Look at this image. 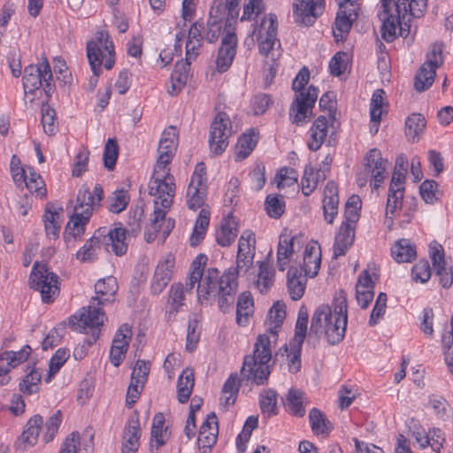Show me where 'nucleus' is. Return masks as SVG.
Listing matches in <instances>:
<instances>
[{"instance_id": "f8f14e48", "label": "nucleus", "mask_w": 453, "mask_h": 453, "mask_svg": "<svg viewBox=\"0 0 453 453\" xmlns=\"http://www.w3.org/2000/svg\"><path fill=\"white\" fill-rule=\"evenodd\" d=\"M409 0H397L394 2L391 8L382 11L380 19L382 20V37L387 42H392L396 35L397 24L400 19H405L409 15Z\"/></svg>"}, {"instance_id": "8fccbe9b", "label": "nucleus", "mask_w": 453, "mask_h": 453, "mask_svg": "<svg viewBox=\"0 0 453 453\" xmlns=\"http://www.w3.org/2000/svg\"><path fill=\"white\" fill-rule=\"evenodd\" d=\"M238 234L237 224L234 219H229L221 225L216 233V241L222 247L230 246Z\"/></svg>"}, {"instance_id": "bb28decb", "label": "nucleus", "mask_w": 453, "mask_h": 453, "mask_svg": "<svg viewBox=\"0 0 453 453\" xmlns=\"http://www.w3.org/2000/svg\"><path fill=\"white\" fill-rule=\"evenodd\" d=\"M32 349L25 345L19 351H4L0 354V376L5 375L11 368H15L26 361L30 356Z\"/></svg>"}, {"instance_id": "864d4df0", "label": "nucleus", "mask_w": 453, "mask_h": 453, "mask_svg": "<svg viewBox=\"0 0 453 453\" xmlns=\"http://www.w3.org/2000/svg\"><path fill=\"white\" fill-rule=\"evenodd\" d=\"M165 216L166 211L165 210H161L160 207H158L157 201H156L153 218L150 219V224L145 230V239L147 242H151L156 239L157 234L160 230V223L165 220Z\"/></svg>"}, {"instance_id": "09e8293b", "label": "nucleus", "mask_w": 453, "mask_h": 453, "mask_svg": "<svg viewBox=\"0 0 453 453\" xmlns=\"http://www.w3.org/2000/svg\"><path fill=\"white\" fill-rule=\"evenodd\" d=\"M286 318L285 304L276 302L268 312L269 331L276 338L278 330L281 327Z\"/></svg>"}, {"instance_id": "1a4fd4ad", "label": "nucleus", "mask_w": 453, "mask_h": 453, "mask_svg": "<svg viewBox=\"0 0 453 453\" xmlns=\"http://www.w3.org/2000/svg\"><path fill=\"white\" fill-rule=\"evenodd\" d=\"M336 301L338 303L335 304L331 319L325 326L323 331V335L331 345L338 344L343 340L348 321V304L343 291L340 292V296Z\"/></svg>"}, {"instance_id": "680f3d73", "label": "nucleus", "mask_w": 453, "mask_h": 453, "mask_svg": "<svg viewBox=\"0 0 453 453\" xmlns=\"http://www.w3.org/2000/svg\"><path fill=\"white\" fill-rule=\"evenodd\" d=\"M309 314L307 309L302 306L298 311V317L296 324L294 342L303 345L307 334Z\"/></svg>"}, {"instance_id": "c03bdc74", "label": "nucleus", "mask_w": 453, "mask_h": 453, "mask_svg": "<svg viewBox=\"0 0 453 453\" xmlns=\"http://www.w3.org/2000/svg\"><path fill=\"white\" fill-rule=\"evenodd\" d=\"M326 179L325 171L318 169L315 171L312 167L306 166L304 174L302 178V192L305 196H310L318 186L319 181Z\"/></svg>"}, {"instance_id": "6e6552de", "label": "nucleus", "mask_w": 453, "mask_h": 453, "mask_svg": "<svg viewBox=\"0 0 453 453\" xmlns=\"http://www.w3.org/2000/svg\"><path fill=\"white\" fill-rule=\"evenodd\" d=\"M388 162L381 156L378 149H372L365 157L364 167L357 173V183L365 187L369 180H373V188L377 189L386 176Z\"/></svg>"}, {"instance_id": "f257e3e1", "label": "nucleus", "mask_w": 453, "mask_h": 453, "mask_svg": "<svg viewBox=\"0 0 453 453\" xmlns=\"http://www.w3.org/2000/svg\"><path fill=\"white\" fill-rule=\"evenodd\" d=\"M207 257L198 255L191 264V272L187 282L186 291H190L197 284L198 299L208 300L219 297V306L223 312L234 304L237 291V278L234 272L230 270L220 275L217 268H208L204 271Z\"/></svg>"}, {"instance_id": "e2e57ef3", "label": "nucleus", "mask_w": 453, "mask_h": 453, "mask_svg": "<svg viewBox=\"0 0 453 453\" xmlns=\"http://www.w3.org/2000/svg\"><path fill=\"white\" fill-rule=\"evenodd\" d=\"M69 356L70 351L68 349H59L56 351L50 361L49 372L45 379L46 382H50L51 378L54 377L56 373H58L59 369L68 359Z\"/></svg>"}, {"instance_id": "c9c22d12", "label": "nucleus", "mask_w": 453, "mask_h": 453, "mask_svg": "<svg viewBox=\"0 0 453 453\" xmlns=\"http://www.w3.org/2000/svg\"><path fill=\"white\" fill-rule=\"evenodd\" d=\"M332 315V310L328 305H319L312 315L309 335L320 338L323 335L325 326L331 319Z\"/></svg>"}, {"instance_id": "4be33fe9", "label": "nucleus", "mask_w": 453, "mask_h": 453, "mask_svg": "<svg viewBox=\"0 0 453 453\" xmlns=\"http://www.w3.org/2000/svg\"><path fill=\"white\" fill-rule=\"evenodd\" d=\"M430 256L440 283L443 288H449L453 282V270L450 266H447L442 247L436 243L430 245Z\"/></svg>"}, {"instance_id": "37998d69", "label": "nucleus", "mask_w": 453, "mask_h": 453, "mask_svg": "<svg viewBox=\"0 0 453 453\" xmlns=\"http://www.w3.org/2000/svg\"><path fill=\"white\" fill-rule=\"evenodd\" d=\"M309 420L313 434L327 436L333 427L326 416L319 409L313 408L309 413Z\"/></svg>"}, {"instance_id": "393cba45", "label": "nucleus", "mask_w": 453, "mask_h": 453, "mask_svg": "<svg viewBox=\"0 0 453 453\" xmlns=\"http://www.w3.org/2000/svg\"><path fill=\"white\" fill-rule=\"evenodd\" d=\"M321 250L317 242H310L304 250L303 265L300 271L309 277H315L320 268Z\"/></svg>"}, {"instance_id": "a18cd8bd", "label": "nucleus", "mask_w": 453, "mask_h": 453, "mask_svg": "<svg viewBox=\"0 0 453 453\" xmlns=\"http://www.w3.org/2000/svg\"><path fill=\"white\" fill-rule=\"evenodd\" d=\"M257 143V134L254 129L243 134L235 147V156L238 159H245L255 149Z\"/></svg>"}, {"instance_id": "9b49d317", "label": "nucleus", "mask_w": 453, "mask_h": 453, "mask_svg": "<svg viewBox=\"0 0 453 453\" xmlns=\"http://www.w3.org/2000/svg\"><path fill=\"white\" fill-rule=\"evenodd\" d=\"M232 122L226 112H219L211 125L209 144L211 152L219 155L225 151L232 135Z\"/></svg>"}, {"instance_id": "6ab92c4d", "label": "nucleus", "mask_w": 453, "mask_h": 453, "mask_svg": "<svg viewBox=\"0 0 453 453\" xmlns=\"http://www.w3.org/2000/svg\"><path fill=\"white\" fill-rule=\"evenodd\" d=\"M240 2L241 0H226V3H223L221 0L214 1L210 11L208 21H217V23L222 24L226 12H227L225 26L226 27H231L233 24L236 23Z\"/></svg>"}, {"instance_id": "a211bd4d", "label": "nucleus", "mask_w": 453, "mask_h": 453, "mask_svg": "<svg viewBox=\"0 0 453 453\" xmlns=\"http://www.w3.org/2000/svg\"><path fill=\"white\" fill-rule=\"evenodd\" d=\"M96 231L101 232L100 242L104 244L107 252H112L116 256H122L127 250L126 242L127 230L122 226H116L107 230L105 227H100Z\"/></svg>"}, {"instance_id": "f03ea898", "label": "nucleus", "mask_w": 453, "mask_h": 453, "mask_svg": "<svg viewBox=\"0 0 453 453\" xmlns=\"http://www.w3.org/2000/svg\"><path fill=\"white\" fill-rule=\"evenodd\" d=\"M117 290L118 283L113 276L97 280L95 284L96 296L91 298L90 304L69 319V326L73 331L90 334V336L84 340L81 348H84L85 344L87 347L92 346L99 338L105 318L100 306L113 302Z\"/></svg>"}, {"instance_id": "7c9ffc66", "label": "nucleus", "mask_w": 453, "mask_h": 453, "mask_svg": "<svg viewBox=\"0 0 453 453\" xmlns=\"http://www.w3.org/2000/svg\"><path fill=\"white\" fill-rule=\"evenodd\" d=\"M203 23L196 21L190 27L188 30V41L186 43V51L188 59H196L199 54V50L203 46Z\"/></svg>"}, {"instance_id": "39448f33", "label": "nucleus", "mask_w": 453, "mask_h": 453, "mask_svg": "<svg viewBox=\"0 0 453 453\" xmlns=\"http://www.w3.org/2000/svg\"><path fill=\"white\" fill-rule=\"evenodd\" d=\"M52 73L49 61L44 58L41 65H29L24 69L23 88L26 96L41 93L43 89L47 97H50L55 89L52 83Z\"/></svg>"}, {"instance_id": "72a5a7b5", "label": "nucleus", "mask_w": 453, "mask_h": 453, "mask_svg": "<svg viewBox=\"0 0 453 453\" xmlns=\"http://www.w3.org/2000/svg\"><path fill=\"white\" fill-rule=\"evenodd\" d=\"M327 119L325 116H319L314 121L310 129V140L308 147L312 151H317L326 140L327 135Z\"/></svg>"}, {"instance_id": "ea45409f", "label": "nucleus", "mask_w": 453, "mask_h": 453, "mask_svg": "<svg viewBox=\"0 0 453 453\" xmlns=\"http://www.w3.org/2000/svg\"><path fill=\"white\" fill-rule=\"evenodd\" d=\"M194 384V372L192 369L186 368L179 377L177 383L178 401L180 403H185L188 401L193 391Z\"/></svg>"}, {"instance_id": "9d476101", "label": "nucleus", "mask_w": 453, "mask_h": 453, "mask_svg": "<svg viewBox=\"0 0 453 453\" xmlns=\"http://www.w3.org/2000/svg\"><path fill=\"white\" fill-rule=\"evenodd\" d=\"M443 63L442 49L434 44L426 54V60L415 76L414 87L418 92L428 89L434 83L436 69Z\"/></svg>"}, {"instance_id": "338daca9", "label": "nucleus", "mask_w": 453, "mask_h": 453, "mask_svg": "<svg viewBox=\"0 0 453 453\" xmlns=\"http://www.w3.org/2000/svg\"><path fill=\"white\" fill-rule=\"evenodd\" d=\"M42 374L37 370H32L26 378L19 383V389L24 394L31 395L36 393L39 389Z\"/></svg>"}, {"instance_id": "f3484780", "label": "nucleus", "mask_w": 453, "mask_h": 453, "mask_svg": "<svg viewBox=\"0 0 453 453\" xmlns=\"http://www.w3.org/2000/svg\"><path fill=\"white\" fill-rule=\"evenodd\" d=\"M178 146V134L175 127L170 126L165 129L158 144V157L156 167L166 168L171 163Z\"/></svg>"}, {"instance_id": "f704fd0d", "label": "nucleus", "mask_w": 453, "mask_h": 453, "mask_svg": "<svg viewBox=\"0 0 453 453\" xmlns=\"http://www.w3.org/2000/svg\"><path fill=\"white\" fill-rule=\"evenodd\" d=\"M305 273L298 268L291 266L288 271V288L293 300H299L304 293L306 285Z\"/></svg>"}, {"instance_id": "7ed1b4c3", "label": "nucleus", "mask_w": 453, "mask_h": 453, "mask_svg": "<svg viewBox=\"0 0 453 453\" xmlns=\"http://www.w3.org/2000/svg\"><path fill=\"white\" fill-rule=\"evenodd\" d=\"M272 358L271 341L268 335L260 334L254 346L252 356H246L241 370L242 379L256 385H264L271 373L268 365Z\"/></svg>"}, {"instance_id": "774afa93", "label": "nucleus", "mask_w": 453, "mask_h": 453, "mask_svg": "<svg viewBox=\"0 0 453 453\" xmlns=\"http://www.w3.org/2000/svg\"><path fill=\"white\" fill-rule=\"evenodd\" d=\"M265 210L267 214L273 219H279L284 212L285 202L279 196H267L265 199Z\"/></svg>"}, {"instance_id": "5701e85b", "label": "nucleus", "mask_w": 453, "mask_h": 453, "mask_svg": "<svg viewBox=\"0 0 453 453\" xmlns=\"http://www.w3.org/2000/svg\"><path fill=\"white\" fill-rule=\"evenodd\" d=\"M219 434L218 418L214 412L208 414L202 424L198 434V445L206 452V449H211L217 442Z\"/></svg>"}, {"instance_id": "6e6d98bb", "label": "nucleus", "mask_w": 453, "mask_h": 453, "mask_svg": "<svg viewBox=\"0 0 453 453\" xmlns=\"http://www.w3.org/2000/svg\"><path fill=\"white\" fill-rule=\"evenodd\" d=\"M426 127V119L419 113H413L405 121V134L409 140L413 142Z\"/></svg>"}, {"instance_id": "20e7f679", "label": "nucleus", "mask_w": 453, "mask_h": 453, "mask_svg": "<svg viewBox=\"0 0 453 453\" xmlns=\"http://www.w3.org/2000/svg\"><path fill=\"white\" fill-rule=\"evenodd\" d=\"M309 80L310 72L307 67H303L292 83V88L296 91V95L290 106L289 115L293 119V123L296 125H301L310 119L311 111L318 99L319 89L316 87L311 85L307 90H304V87Z\"/></svg>"}, {"instance_id": "052dcab7", "label": "nucleus", "mask_w": 453, "mask_h": 453, "mask_svg": "<svg viewBox=\"0 0 453 453\" xmlns=\"http://www.w3.org/2000/svg\"><path fill=\"white\" fill-rule=\"evenodd\" d=\"M129 195L124 189L114 191L108 198L109 211L113 213H119L126 210L129 203Z\"/></svg>"}, {"instance_id": "473e14b6", "label": "nucleus", "mask_w": 453, "mask_h": 453, "mask_svg": "<svg viewBox=\"0 0 453 453\" xmlns=\"http://www.w3.org/2000/svg\"><path fill=\"white\" fill-rule=\"evenodd\" d=\"M185 290L182 283H173L169 290L166 303V315L168 320L173 319L180 309L184 305Z\"/></svg>"}, {"instance_id": "5fc2aeb1", "label": "nucleus", "mask_w": 453, "mask_h": 453, "mask_svg": "<svg viewBox=\"0 0 453 453\" xmlns=\"http://www.w3.org/2000/svg\"><path fill=\"white\" fill-rule=\"evenodd\" d=\"M42 112V125L45 134L51 136L54 135L58 130V123L57 121L56 111L51 108L47 103L42 104L41 108Z\"/></svg>"}, {"instance_id": "58836bf2", "label": "nucleus", "mask_w": 453, "mask_h": 453, "mask_svg": "<svg viewBox=\"0 0 453 453\" xmlns=\"http://www.w3.org/2000/svg\"><path fill=\"white\" fill-rule=\"evenodd\" d=\"M391 254L397 263H408L416 257L417 252L410 240L401 239L391 248Z\"/></svg>"}, {"instance_id": "4c0bfd02", "label": "nucleus", "mask_w": 453, "mask_h": 453, "mask_svg": "<svg viewBox=\"0 0 453 453\" xmlns=\"http://www.w3.org/2000/svg\"><path fill=\"white\" fill-rule=\"evenodd\" d=\"M101 232L95 231L94 234L77 251L76 258L81 263L93 262L96 259L97 250L101 247Z\"/></svg>"}, {"instance_id": "69168bd1", "label": "nucleus", "mask_w": 453, "mask_h": 453, "mask_svg": "<svg viewBox=\"0 0 453 453\" xmlns=\"http://www.w3.org/2000/svg\"><path fill=\"white\" fill-rule=\"evenodd\" d=\"M362 202L358 196H351L345 203V222L356 224L359 219Z\"/></svg>"}, {"instance_id": "2f4dec72", "label": "nucleus", "mask_w": 453, "mask_h": 453, "mask_svg": "<svg viewBox=\"0 0 453 453\" xmlns=\"http://www.w3.org/2000/svg\"><path fill=\"white\" fill-rule=\"evenodd\" d=\"M141 429L138 418H131L126 427L122 453H136L140 444Z\"/></svg>"}, {"instance_id": "a19ab883", "label": "nucleus", "mask_w": 453, "mask_h": 453, "mask_svg": "<svg viewBox=\"0 0 453 453\" xmlns=\"http://www.w3.org/2000/svg\"><path fill=\"white\" fill-rule=\"evenodd\" d=\"M253 314V299L248 292L242 293L236 304V322L244 326L248 324L250 317Z\"/></svg>"}, {"instance_id": "c756f323", "label": "nucleus", "mask_w": 453, "mask_h": 453, "mask_svg": "<svg viewBox=\"0 0 453 453\" xmlns=\"http://www.w3.org/2000/svg\"><path fill=\"white\" fill-rule=\"evenodd\" d=\"M296 236H290L282 233L280 235L277 249V265L280 271L283 272L288 265L292 254L295 251V242Z\"/></svg>"}, {"instance_id": "603ef678", "label": "nucleus", "mask_w": 453, "mask_h": 453, "mask_svg": "<svg viewBox=\"0 0 453 453\" xmlns=\"http://www.w3.org/2000/svg\"><path fill=\"white\" fill-rule=\"evenodd\" d=\"M277 392L271 388L260 394L259 405L263 415L267 418L277 415Z\"/></svg>"}, {"instance_id": "b1692460", "label": "nucleus", "mask_w": 453, "mask_h": 453, "mask_svg": "<svg viewBox=\"0 0 453 453\" xmlns=\"http://www.w3.org/2000/svg\"><path fill=\"white\" fill-rule=\"evenodd\" d=\"M357 17L355 7L348 8L347 4L339 6L334 27V35L336 40H343L349 33L354 19Z\"/></svg>"}, {"instance_id": "49530a36", "label": "nucleus", "mask_w": 453, "mask_h": 453, "mask_svg": "<svg viewBox=\"0 0 453 453\" xmlns=\"http://www.w3.org/2000/svg\"><path fill=\"white\" fill-rule=\"evenodd\" d=\"M275 271L269 262L259 263L258 278L256 282L257 288L260 293H266L273 286L274 281Z\"/></svg>"}, {"instance_id": "e433bc0d", "label": "nucleus", "mask_w": 453, "mask_h": 453, "mask_svg": "<svg viewBox=\"0 0 453 453\" xmlns=\"http://www.w3.org/2000/svg\"><path fill=\"white\" fill-rule=\"evenodd\" d=\"M42 424L43 418L42 416L35 415L31 418L26 426V429L19 438V447L23 444V449H25L27 446L35 445L37 441Z\"/></svg>"}, {"instance_id": "3c124183", "label": "nucleus", "mask_w": 453, "mask_h": 453, "mask_svg": "<svg viewBox=\"0 0 453 453\" xmlns=\"http://www.w3.org/2000/svg\"><path fill=\"white\" fill-rule=\"evenodd\" d=\"M60 214L57 211H51L50 207H46L43 215L44 228L48 237L56 240L59 236L61 224L59 222Z\"/></svg>"}, {"instance_id": "0eeeda50", "label": "nucleus", "mask_w": 453, "mask_h": 453, "mask_svg": "<svg viewBox=\"0 0 453 453\" xmlns=\"http://www.w3.org/2000/svg\"><path fill=\"white\" fill-rule=\"evenodd\" d=\"M58 277L44 264L35 262L29 277V287L41 293L42 301L50 303L59 294Z\"/></svg>"}, {"instance_id": "c85d7f7f", "label": "nucleus", "mask_w": 453, "mask_h": 453, "mask_svg": "<svg viewBox=\"0 0 453 453\" xmlns=\"http://www.w3.org/2000/svg\"><path fill=\"white\" fill-rule=\"evenodd\" d=\"M87 56L93 72V76L89 78L88 85L90 89H94L101 73V65L104 63L102 49L98 47L96 42H88L87 43Z\"/></svg>"}, {"instance_id": "dca6fc26", "label": "nucleus", "mask_w": 453, "mask_h": 453, "mask_svg": "<svg viewBox=\"0 0 453 453\" xmlns=\"http://www.w3.org/2000/svg\"><path fill=\"white\" fill-rule=\"evenodd\" d=\"M256 250L255 234L250 230L244 231L238 243L235 273H246L252 265Z\"/></svg>"}, {"instance_id": "4468645a", "label": "nucleus", "mask_w": 453, "mask_h": 453, "mask_svg": "<svg viewBox=\"0 0 453 453\" xmlns=\"http://www.w3.org/2000/svg\"><path fill=\"white\" fill-rule=\"evenodd\" d=\"M277 18L275 15H269L268 19H264L259 30V52L265 56V63L274 62L275 50L273 48L277 39Z\"/></svg>"}, {"instance_id": "de8ad7c7", "label": "nucleus", "mask_w": 453, "mask_h": 453, "mask_svg": "<svg viewBox=\"0 0 453 453\" xmlns=\"http://www.w3.org/2000/svg\"><path fill=\"white\" fill-rule=\"evenodd\" d=\"M304 393L298 389L291 388L286 396V406L292 415L303 417L305 408L303 406Z\"/></svg>"}, {"instance_id": "412c9836", "label": "nucleus", "mask_w": 453, "mask_h": 453, "mask_svg": "<svg viewBox=\"0 0 453 453\" xmlns=\"http://www.w3.org/2000/svg\"><path fill=\"white\" fill-rule=\"evenodd\" d=\"M237 37L236 35L228 30L223 37L221 46L219 50L216 65L220 73L226 72L233 63L236 54Z\"/></svg>"}, {"instance_id": "13d9d810", "label": "nucleus", "mask_w": 453, "mask_h": 453, "mask_svg": "<svg viewBox=\"0 0 453 453\" xmlns=\"http://www.w3.org/2000/svg\"><path fill=\"white\" fill-rule=\"evenodd\" d=\"M96 40H97V42H95V41H93V42H96L100 49H101V47H100L99 43L101 45L104 44V50L107 51V53H108L107 56L103 54V57L104 59V65L107 70H111L113 67L114 63H115L113 42L111 41L108 40V34L104 31H100V32L96 33Z\"/></svg>"}, {"instance_id": "2eb2a0df", "label": "nucleus", "mask_w": 453, "mask_h": 453, "mask_svg": "<svg viewBox=\"0 0 453 453\" xmlns=\"http://www.w3.org/2000/svg\"><path fill=\"white\" fill-rule=\"evenodd\" d=\"M324 0H295L294 19L299 25L311 26L324 11Z\"/></svg>"}, {"instance_id": "79ce46f5", "label": "nucleus", "mask_w": 453, "mask_h": 453, "mask_svg": "<svg viewBox=\"0 0 453 453\" xmlns=\"http://www.w3.org/2000/svg\"><path fill=\"white\" fill-rule=\"evenodd\" d=\"M240 388V379L236 373H232L223 385L220 404L228 407L234 404Z\"/></svg>"}, {"instance_id": "0e129e2a", "label": "nucleus", "mask_w": 453, "mask_h": 453, "mask_svg": "<svg viewBox=\"0 0 453 453\" xmlns=\"http://www.w3.org/2000/svg\"><path fill=\"white\" fill-rule=\"evenodd\" d=\"M119 156V146L115 139H108L104 150V165L111 171L114 169Z\"/></svg>"}, {"instance_id": "4d7b16f0", "label": "nucleus", "mask_w": 453, "mask_h": 453, "mask_svg": "<svg viewBox=\"0 0 453 453\" xmlns=\"http://www.w3.org/2000/svg\"><path fill=\"white\" fill-rule=\"evenodd\" d=\"M384 95V90L379 88L373 92L371 99V121L376 124L375 132L378 131V125L380 122L381 116L383 113Z\"/></svg>"}, {"instance_id": "a878e982", "label": "nucleus", "mask_w": 453, "mask_h": 453, "mask_svg": "<svg viewBox=\"0 0 453 453\" xmlns=\"http://www.w3.org/2000/svg\"><path fill=\"white\" fill-rule=\"evenodd\" d=\"M355 239V225L343 222L340 226L339 232L335 236L334 244V257L345 255L346 251L351 247Z\"/></svg>"}, {"instance_id": "aec40b11", "label": "nucleus", "mask_w": 453, "mask_h": 453, "mask_svg": "<svg viewBox=\"0 0 453 453\" xmlns=\"http://www.w3.org/2000/svg\"><path fill=\"white\" fill-rule=\"evenodd\" d=\"M90 209L79 211L74 209V213L68 221L64 239L67 245H73L77 238H81L85 233V226L90 219Z\"/></svg>"}, {"instance_id": "ddd939ff", "label": "nucleus", "mask_w": 453, "mask_h": 453, "mask_svg": "<svg viewBox=\"0 0 453 453\" xmlns=\"http://www.w3.org/2000/svg\"><path fill=\"white\" fill-rule=\"evenodd\" d=\"M206 168L203 163L196 165L187 191V203L189 209L201 208L206 198Z\"/></svg>"}, {"instance_id": "cd10ccee", "label": "nucleus", "mask_w": 453, "mask_h": 453, "mask_svg": "<svg viewBox=\"0 0 453 453\" xmlns=\"http://www.w3.org/2000/svg\"><path fill=\"white\" fill-rule=\"evenodd\" d=\"M173 267V259L170 257L157 265L150 285L151 291L154 295L160 294L166 287L172 278Z\"/></svg>"}, {"instance_id": "423d86ee", "label": "nucleus", "mask_w": 453, "mask_h": 453, "mask_svg": "<svg viewBox=\"0 0 453 453\" xmlns=\"http://www.w3.org/2000/svg\"><path fill=\"white\" fill-rule=\"evenodd\" d=\"M149 194L155 196L161 210L166 212L173 204L175 196V180L169 168L154 166L153 175L149 181Z\"/></svg>"}, {"instance_id": "bf43d9fd", "label": "nucleus", "mask_w": 453, "mask_h": 453, "mask_svg": "<svg viewBox=\"0 0 453 453\" xmlns=\"http://www.w3.org/2000/svg\"><path fill=\"white\" fill-rule=\"evenodd\" d=\"M99 205L100 204L97 203L96 197L90 192L88 188L82 187L81 188H80L77 195L76 205L74 209H77L79 211H82L84 209H90L89 211L91 216L95 207Z\"/></svg>"}]
</instances>
